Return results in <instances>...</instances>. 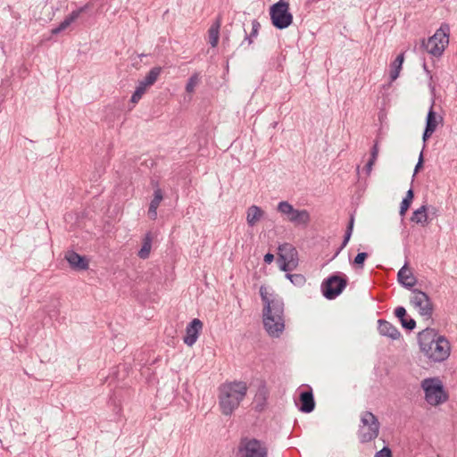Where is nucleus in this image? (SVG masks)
I'll return each instance as SVG.
<instances>
[{"instance_id": "f257e3e1", "label": "nucleus", "mask_w": 457, "mask_h": 457, "mask_svg": "<svg viewBox=\"0 0 457 457\" xmlns=\"http://www.w3.org/2000/svg\"><path fill=\"white\" fill-rule=\"evenodd\" d=\"M260 295L264 303L262 322L265 330L272 337H279L285 329L284 301L277 294L269 295L264 286L260 287Z\"/></svg>"}, {"instance_id": "f03ea898", "label": "nucleus", "mask_w": 457, "mask_h": 457, "mask_svg": "<svg viewBox=\"0 0 457 457\" xmlns=\"http://www.w3.org/2000/svg\"><path fill=\"white\" fill-rule=\"evenodd\" d=\"M418 343L424 355L434 362L445 361L451 353L450 342L438 336L435 328H427L418 334Z\"/></svg>"}, {"instance_id": "7ed1b4c3", "label": "nucleus", "mask_w": 457, "mask_h": 457, "mask_svg": "<svg viewBox=\"0 0 457 457\" xmlns=\"http://www.w3.org/2000/svg\"><path fill=\"white\" fill-rule=\"evenodd\" d=\"M248 386L244 381L226 382L219 387V405L222 414L229 416L238 408L247 394Z\"/></svg>"}, {"instance_id": "20e7f679", "label": "nucleus", "mask_w": 457, "mask_h": 457, "mask_svg": "<svg viewBox=\"0 0 457 457\" xmlns=\"http://www.w3.org/2000/svg\"><path fill=\"white\" fill-rule=\"evenodd\" d=\"M449 36L450 27L447 23H443L432 37L427 41L423 40L422 46L431 55L440 57L449 45Z\"/></svg>"}, {"instance_id": "39448f33", "label": "nucleus", "mask_w": 457, "mask_h": 457, "mask_svg": "<svg viewBox=\"0 0 457 457\" xmlns=\"http://www.w3.org/2000/svg\"><path fill=\"white\" fill-rule=\"evenodd\" d=\"M361 424L358 429V437L361 443L366 444L376 439L379 434L380 423L376 415L365 411L361 414Z\"/></svg>"}, {"instance_id": "423d86ee", "label": "nucleus", "mask_w": 457, "mask_h": 457, "mask_svg": "<svg viewBox=\"0 0 457 457\" xmlns=\"http://www.w3.org/2000/svg\"><path fill=\"white\" fill-rule=\"evenodd\" d=\"M421 387L425 392V400L430 405H439L445 403L448 396L444 386L438 378H425L421 382Z\"/></svg>"}, {"instance_id": "0eeeda50", "label": "nucleus", "mask_w": 457, "mask_h": 457, "mask_svg": "<svg viewBox=\"0 0 457 457\" xmlns=\"http://www.w3.org/2000/svg\"><path fill=\"white\" fill-rule=\"evenodd\" d=\"M271 24L278 29H285L293 22V15L289 12V4L280 0L270 8Z\"/></svg>"}, {"instance_id": "6e6552de", "label": "nucleus", "mask_w": 457, "mask_h": 457, "mask_svg": "<svg viewBox=\"0 0 457 457\" xmlns=\"http://www.w3.org/2000/svg\"><path fill=\"white\" fill-rule=\"evenodd\" d=\"M277 211L296 227L302 226L305 228L310 223L311 216L309 212L305 209H295L287 201L279 202L277 206Z\"/></svg>"}, {"instance_id": "1a4fd4ad", "label": "nucleus", "mask_w": 457, "mask_h": 457, "mask_svg": "<svg viewBox=\"0 0 457 457\" xmlns=\"http://www.w3.org/2000/svg\"><path fill=\"white\" fill-rule=\"evenodd\" d=\"M237 453L239 457H268V448L262 440L244 436L239 441Z\"/></svg>"}, {"instance_id": "9d476101", "label": "nucleus", "mask_w": 457, "mask_h": 457, "mask_svg": "<svg viewBox=\"0 0 457 457\" xmlns=\"http://www.w3.org/2000/svg\"><path fill=\"white\" fill-rule=\"evenodd\" d=\"M347 284L348 278L346 275L337 272L323 280L321 291L325 298L333 300L344 291Z\"/></svg>"}, {"instance_id": "9b49d317", "label": "nucleus", "mask_w": 457, "mask_h": 457, "mask_svg": "<svg viewBox=\"0 0 457 457\" xmlns=\"http://www.w3.org/2000/svg\"><path fill=\"white\" fill-rule=\"evenodd\" d=\"M277 263L281 270L288 272L298 265V253L291 244L284 243L278 247Z\"/></svg>"}, {"instance_id": "f8f14e48", "label": "nucleus", "mask_w": 457, "mask_h": 457, "mask_svg": "<svg viewBox=\"0 0 457 457\" xmlns=\"http://www.w3.org/2000/svg\"><path fill=\"white\" fill-rule=\"evenodd\" d=\"M413 296L411 303L419 309L421 316L430 318L433 314V304L429 296L423 291L412 289Z\"/></svg>"}, {"instance_id": "ddd939ff", "label": "nucleus", "mask_w": 457, "mask_h": 457, "mask_svg": "<svg viewBox=\"0 0 457 457\" xmlns=\"http://www.w3.org/2000/svg\"><path fill=\"white\" fill-rule=\"evenodd\" d=\"M270 395V391L267 386L265 380L261 379L259 381L258 388L253 397V408L256 411L262 412L267 406V401Z\"/></svg>"}, {"instance_id": "4468645a", "label": "nucleus", "mask_w": 457, "mask_h": 457, "mask_svg": "<svg viewBox=\"0 0 457 457\" xmlns=\"http://www.w3.org/2000/svg\"><path fill=\"white\" fill-rule=\"evenodd\" d=\"M203 328V322L199 319H194L186 328V336L183 338L184 343L192 346L197 340Z\"/></svg>"}, {"instance_id": "2eb2a0df", "label": "nucleus", "mask_w": 457, "mask_h": 457, "mask_svg": "<svg viewBox=\"0 0 457 457\" xmlns=\"http://www.w3.org/2000/svg\"><path fill=\"white\" fill-rule=\"evenodd\" d=\"M64 258L70 264L71 268L74 270H87L89 267V262L87 257L82 256L72 250L66 252Z\"/></svg>"}, {"instance_id": "dca6fc26", "label": "nucleus", "mask_w": 457, "mask_h": 457, "mask_svg": "<svg viewBox=\"0 0 457 457\" xmlns=\"http://www.w3.org/2000/svg\"><path fill=\"white\" fill-rule=\"evenodd\" d=\"M315 408V400L312 387L308 386V389L300 392L298 409L303 413H310Z\"/></svg>"}, {"instance_id": "f3484780", "label": "nucleus", "mask_w": 457, "mask_h": 457, "mask_svg": "<svg viewBox=\"0 0 457 457\" xmlns=\"http://www.w3.org/2000/svg\"><path fill=\"white\" fill-rule=\"evenodd\" d=\"M89 5L85 4L84 6H81L74 11H72L68 16L64 18V20L55 28H54L51 31L53 35H57L60 32L66 29L73 21H75L79 15L86 12L88 9Z\"/></svg>"}, {"instance_id": "a211bd4d", "label": "nucleus", "mask_w": 457, "mask_h": 457, "mask_svg": "<svg viewBox=\"0 0 457 457\" xmlns=\"http://www.w3.org/2000/svg\"><path fill=\"white\" fill-rule=\"evenodd\" d=\"M89 5L85 4L84 6H81L74 11H72L68 16L64 18V20L55 28H54L51 31L53 35H57L60 32L66 29L73 21H75L79 15L86 12L88 9Z\"/></svg>"}, {"instance_id": "6ab92c4d", "label": "nucleus", "mask_w": 457, "mask_h": 457, "mask_svg": "<svg viewBox=\"0 0 457 457\" xmlns=\"http://www.w3.org/2000/svg\"><path fill=\"white\" fill-rule=\"evenodd\" d=\"M407 262L399 270L397 273L398 282L407 289H412L417 283V278L407 268Z\"/></svg>"}, {"instance_id": "aec40b11", "label": "nucleus", "mask_w": 457, "mask_h": 457, "mask_svg": "<svg viewBox=\"0 0 457 457\" xmlns=\"http://www.w3.org/2000/svg\"><path fill=\"white\" fill-rule=\"evenodd\" d=\"M378 331L381 336L390 337L393 340L398 339L401 337V333L398 328L385 320H378Z\"/></svg>"}, {"instance_id": "412c9836", "label": "nucleus", "mask_w": 457, "mask_h": 457, "mask_svg": "<svg viewBox=\"0 0 457 457\" xmlns=\"http://www.w3.org/2000/svg\"><path fill=\"white\" fill-rule=\"evenodd\" d=\"M221 23L222 18L221 15L219 14L208 29L209 43L212 47L218 45Z\"/></svg>"}, {"instance_id": "4be33fe9", "label": "nucleus", "mask_w": 457, "mask_h": 457, "mask_svg": "<svg viewBox=\"0 0 457 457\" xmlns=\"http://www.w3.org/2000/svg\"><path fill=\"white\" fill-rule=\"evenodd\" d=\"M395 315L399 319L403 328L412 330L416 327V321L412 318H407L404 307L399 306L395 310Z\"/></svg>"}, {"instance_id": "5701e85b", "label": "nucleus", "mask_w": 457, "mask_h": 457, "mask_svg": "<svg viewBox=\"0 0 457 457\" xmlns=\"http://www.w3.org/2000/svg\"><path fill=\"white\" fill-rule=\"evenodd\" d=\"M163 199V194L160 187H156L154 191V198L151 200L148 209V215L151 220L157 218V209L160 203Z\"/></svg>"}, {"instance_id": "b1692460", "label": "nucleus", "mask_w": 457, "mask_h": 457, "mask_svg": "<svg viewBox=\"0 0 457 457\" xmlns=\"http://www.w3.org/2000/svg\"><path fill=\"white\" fill-rule=\"evenodd\" d=\"M264 212L257 205H252L247 209L246 221L249 227H253L263 217Z\"/></svg>"}, {"instance_id": "393cba45", "label": "nucleus", "mask_w": 457, "mask_h": 457, "mask_svg": "<svg viewBox=\"0 0 457 457\" xmlns=\"http://www.w3.org/2000/svg\"><path fill=\"white\" fill-rule=\"evenodd\" d=\"M411 220L421 226L428 225L429 223L428 206L423 204L419 209L415 210L411 217Z\"/></svg>"}, {"instance_id": "a878e982", "label": "nucleus", "mask_w": 457, "mask_h": 457, "mask_svg": "<svg viewBox=\"0 0 457 457\" xmlns=\"http://www.w3.org/2000/svg\"><path fill=\"white\" fill-rule=\"evenodd\" d=\"M162 71V68L160 66H155L152 68L145 75V77L139 82L146 87L154 85L156 82L158 77L160 76Z\"/></svg>"}, {"instance_id": "bb28decb", "label": "nucleus", "mask_w": 457, "mask_h": 457, "mask_svg": "<svg viewBox=\"0 0 457 457\" xmlns=\"http://www.w3.org/2000/svg\"><path fill=\"white\" fill-rule=\"evenodd\" d=\"M260 28H261L260 22L255 19L253 20L251 32L248 34L246 32V30L244 29L245 38H244L243 42L240 44V46H243L245 42L247 43L248 46L252 45L253 42V39L255 37H257V36L259 34Z\"/></svg>"}, {"instance_id": "cd10ccee", "label": "nucleus", "mask_w": 457, "mask_h": 457, "mask_svg": "<svg viewBox=\"0 0 457 457\" xmlns=\"http://www.w3.org/2000/svg\"><path fill=\"white\" fill-rule=\"evenodd\" d=\"M152 241H153V237H152L151 232H147L143 238L142 247L138 251V253H137L139 258L145 260L149 257L151 247H152Z\"/></svg>"}, {"instance_id": "c85d7f7f", "label": "nucleus", "mask_w": 457, "mask_h": 457, "mask_svg": "<svg viewBox=\"0 0 457 457\" xmlns=\"http://www.w3.org/2000/svg\"><path fill=\"white\" fill-rule=\"evenodd\" d=\"M404 60V53H401L397 55L395 60L391 63L390 79L395 80L400 73L402 65Z\"/></svg>"}, {"instance_id": "c756f323", "label": "nucleus", "mask_w": 457, "mask_h": 457, "mask_svg": "<svg viewBox=\"0 0 457 457\" xmlns=\"http://www.w3.org/2000/svg\"><path fill=\"white\" fill-rule=\"evenodd\" d=\"M433 104H431V106L428 112L427 118H426L425 129L435 132L436 129V127H437V119H436V112H434V109H433Z\"/></svg>"}, {"instance_id": "7c9ffc66", "label": "nucleus", "mask_w": 457, "mask_h": 457, "mask_svg": "<svg viewBox=\"0 0 457 457\" xmlns=\"http://www.w3.org/2000/svg\"><path fill=\"white\" fill-rule=\"evenodd\" d=\"M353 223H354V217H353V215H351L348 226L346 228V230H345V233L344 236V240L341 244L342 247H345L351 238L353 229Z\"/></svg>"}, {"instance_id": "2f4dec72", "label": "nucleus", "mask_w": 457, "mask_h": 457, "mask_svg": "<svg viewBox=\"0 0 457 457\" xmlns=\"http://www.w3.org/2000/svg\"><path fill=\"white\" fill-rule=\"evenodd\" d=\"M368 256L369 254L365 252L358 253L357 255L354 257L352 264L358 269H363L364 262Z\"/></svg>"}, {"instance_id": "473e14b6", "label": "nucleus", "mask_w": 457, "mask_h": 457, "mask_svg": "<svg viewBox=\"0 0 457 457\" xmlns=\"http://www.w3.org/2000/svg\"><path fill=\"white\" fill-rule=\"evenodd\" d=\"M146 90V87H145L144 85H142L140 82H138V85L137 87H136V90L135 92L133 93L132 96H131V99L130 101L133 103V104H137L140 99L141 97L143 96V95L145 94Z\"/></svg>"}, {"instance_id": "72a5a7b5", "label": "nucleus", "mask_w": 457, "mask_h": 457, "mask_svg": "<svg viewBox=\"0 0 457 457\" xmlns=\"http://www.w3.org/2000/svg\"><path fill=\"white\" fill-rule=\"evenodd\" d=\"M200 78L197 73L193 74L187 80L186 85V91L192 93L195 90V86L199 83Z\"/></svg>"}, {"instance_id": "f704fd0d", "label": "nucleus", "mask_w": 457, "mask_h": 457, "mask_svg": "<svg viewBox=\"0 0 457 457\" xmlns=\"http://www.w3.org/2000/svg\"><path fill=\"white\" fill-rule=\"evenodd\" d=\"M290 282L296 287H303L306 283V278L303 274L295 273Z\"/></svg>"}, {"instance_id": "c9c22d12", "label": "nucleus", "mask_w": 457, "mask_h": 457, "mask_svg": "<svg viewBox=\"0 0 457 457\" xmlns=\"http://www.w3.org/2000/svg\"><path fill=\"white\" fill-rule=\"evenodd\" d=\"M374 457H392V451L388 446H384L375 453Z\"/></svg>"}, {"instance_id": "e433bc0d", "label": "nucleus", "mask_w": 457, "mask_h": 457, "mask_svg": "<svg viewBox=\"0 0 457 457\" xmlns=\"http://www.w3.org/2000/svg\"><path fill=\"white\" fill-rule=\"evenodd\" d=\"M411 203V202H408L407 200H402L401 202V205H400V211H399V214L403 217L406 213V212L408 211V209L410 208Z\"/></svg>"}, {"instance_id": "4c0bfd02", "label": "nucleus", "mask_w": 457, "mask_h": 457, "mask_svg": "<svg viewBox=\"0 0 457 457\" xmlns=\"http://www.w3.org/2000/svg\"><path fill=\"white\" fill-rule=\"evenodd\" d=\"M428 220L430 222L433 217L438 216V209L434 206L428 207Z\"/></svg>"}, {"instance_id": "58836bf2", "label": "nucleus", "mask_w": 457, "mask_h": 457, "mask_svg": "<svg viewBox=\"0 0 457 457\" xmlns=\"http://www.w3.org/2000/svg\"><path fill=\"white\" fill-rule=\"evenodd\" d=\"M423 162H424V159H423V154L422 152L420 153V157H419V161L414 168V174L413 176H415V174L417 172H419V170L423 167Z\"/></svg>"}, {"instance_id": "ea45409f", "label": "nucleus", "mask_w": 457, "mask_h": 457, "mask_svg": "<svg viewBox=\"0 0 457 457\" xmlns=\"http://www.w3.org/2000/svg\"><path fill=\"white\" fill-rule=\"evenodd\" d=\"M263 261L265 263L270 264L274 261V254L267 253L263 257Z\"/></svg>"}, {"instance_id": "a19ab883", "label": "nucleus", "mask_w": 457, "mask_h": 457, "mask_svg": "<svg viewBox=\"0 0 457 457\" xmlns=\"http://www.w3.org/2000/svg\"><path fill=\"white\" fill-rule=\"evenodd\" d=\"M413 197H414V192L412 190V188H410L407 192H406V195L405 197L403 198V200H407L408 202H412L413 200Z\"/></svg>"}, {"instance_id": "79ce46f5", "label": "nucleus", "mask_w": 457, "mask_h": 457, "mask_svg": "<svg viewBox=\"0 0 457 457\" xmlns=\"http://www.w3.org/2000/svg\"><path fill=\"white\" fill-rule=\"evenodd\" d=\"M434 133V131L425 129L422 135V139L426 142Z\"/></svg>"}, {"instance_id": "37998d69", "label": "nucleus", "mask_w": 457, "mask_h": 457, "mask_svg": "<svg viewBox=\"0 0 457 457\" xmlns=\"http://www.w3.org/2000/svg\"><path fill=\"white\" fill-rule=\"evenodd\" d=\"M374 165V162H372V161H369L365 167H364V170H366V173L369 175L371 170H372V166Z\"/></svg>"}, {"instance_id": "c03bdc74", "label": "nucleus", "mask_w": 457, "mask_h": 457, "mask_svg": "<svg viewBox=\"0 0 457 457\" xmlns=\"http://www.w3.org/2000/svg\"><path fill=\"white\" fill-rule=\"evenodd\" d=\"M371 153L378 154V141H376L370 150Z\"/></svg>"}, {"instance_id": "a18cd8bd", "label": "nucleus", "mask_w": 457, "mask_h": 457, "mask_svg": "<svg viewBox=\"0 0 457 457\" xmlns=\"http://www.w3.org/2000/svg\"><path fill=\"white\" fill-rule=\"evenodd\" d=\"M345 247H342V245L337 248V250H336V253L335 254L333 255V257L331 258V260L335 259L339 253L340 252L344 249Z\"/></svg>"}, {"instance_id": "49530a36", "label": "nucleus", "mask_w": 457, "mask_h": 457, "mask_svg": "<svg viewBox=\"0 0 457 457\" xmlns=\"http://www.w3.org/2000/svg\"><path fill=\"white\" fill-rule=\"evenodd\" d=\"M377 158H378V154H373V153H371V152H370V160H369V161H372V162H374V163H375V162H376Z\"/></svg>"}, {"instance_id": "de8ad7c7", "label": "nucleus", "mask_w": 457, "mask_h": 457, "mask_svg": "<svg viewBox=\"0 0 457 457\" xmlns=\"http://www.w3.org/2000/svg\"><path fill=\"white\" fill-rule=\"evenodd\" d=\"M292 277H294V274H291V273H287V274H286V278H287V279H289L290 281L292 280Z\"/></svg>"}]
</instances>
